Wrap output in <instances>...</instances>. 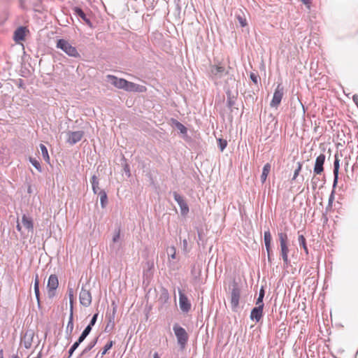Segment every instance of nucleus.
<instances>
[{
  "label": "nucleus",
  "mask_w": 358,
  "mask_h": 358,
  "mask_svg": "<svg viewBox=\"0 0 358 358\" xmlns=\"http://www.w3.org/2000/svg\"><path fill=\"white\" fill-rule=\"evenodd\" d=\"M229 73L228 70L224 67L220 62H217L214 64H210L208 70V77L215 83L223 78L224 76Z\"/></svg>",
  "instance_id": "f257e3e1"
},
{
  "label": "nucleus",
  "mask_w": 358,
  "mask_h": 358,
  "mask_svg": "<svg viewBox=\"0 0 358 358\" xmlns=\"http://www.w3.org/2000/svg\"><path fill=\"white\" fill-rule=\"evenodd\" d=\"M107 78L108 82L119 89H123L127 91L136 90V88L137 85L135 83L129 82L124 78H118L117 77L113 75L107 76Z\"/></svg>",
  "instance_id": "f03ea898"
},
{
  "label": "nucleus",
  "mask_w": 358,
  "mask_h": 358,
  "mask_svg": "<svg viewBox=\"0 0 358 358\" xmlns=\"http://www.w3.org/2000/svg\"><path fill=\"white\" fill-rule=\"evenodd\" d=\"M278 236L280 241V256L283 260L284 264L287 266L289 263L288 259V254L289 252L288 247V236L285 232H278Z\"/></svg>",
  "instance_id": "7ed1b4c3"
},
{
  "label": "nucleus",
  "mask_w": 358,
  "mask_h": 358,
  "mask_svg": "<svg viewBox=\"0 0 358 358\" xmlns=\"http://www.w3.org/2000/svg\"><path fill=\"white\" fill-rule=\"evenodd\" d=\"M56 47L58 49L62 50L69 57L75 58L80 57V55L77 50L76 48L71 45V44L68 41L64 38H60L57 40Z\"/></svg>",
  "instance_id": "20e7f679"
},
{
  "label": "nucleus",
  "mask_w": 358,
  "mask_h": 358,
  "mask_svg": "<svg viewBox=\"0 0 358 358\" xmlns=\"http://www.w3.org/2000/svg\"><path fill=\"white\" fill-rule=\"evenodd\" d=\"M173 330L177 338V342L181 350L185 348L188 342L189 335L186 330L178 323L173 324Z\"/></svg>",
  "instance_id": "39448f33"
},
{
  "label": "nucleus",
  "mask_w": 358,
  "mask_h": 358,
  "mask_svg": "<svg viewBox=\"0 0 358 358\" xmlns=\"http://www.w3.org/2000/svg\"><path fill=\"white\" fill-rule=\"evenodd\" d=\"M229 288L231 289V307L234 311H236L239 305L241 289L235 280L232 282Z\"/></svg>",
  "instance_id": "423d86ee"
},
{
  "label": "nucleus",
  "mask_w": 358,
  "mask_h": 358,
  "mask_svg": "<svg viewBox=\"0 0 358 358\" xmlns=\"http://www.w3.org/2000/svg\"><path fill=\"white\" fill-rule=\"evenodd\" d=\"M59 286L58 278L55 274L49 276L47 285L48 295L49 298H53L56 294V289Z\"/></svg>",
  "instance_id": "0eeeda50"
},
{
  "label": "nucleus",
  "mask_w": 358,
  "mask_h": 358,
  "mask_svg": "<svg viewBox=\"0 0 358 358\" xmlns=\"http://www.w3.org/2000/svg\"><path fill=\"white\" fill-rule=\"evenodd\" d=\"M284 95V87L281 83H279L273 93V99L270 103V106L272 108H277L282 101Z\"/></svg>",
  "instance_id": "6e6552de"
},
{
  "label": "nucleus",
  "mask_w": 358,
  "mask_h": 358,
  "mask_svg": "<svg viewBox=\"0 0 358 358\" xmlns=\"http://www.w3.org/2000/svg\"><path fill=\"white\" fill-rule=\"evenodd\" d=\"M80 303L85 306L88 307L92 303V295L90 289L86 288V285H83L81 288L79 294Z\"/></svg>",
  "instance_id": "1a4fd4ad"
},
{
  "label": "nucleus",
  "mask_w": 358,
  "mask_h": 358,
  "mask_svg": "<svg viewBox=\"0 0 358 358\" xmlns=\"http://www.w3.org/2000/svg\"><path fill=\"white\" fill-rule=\"evenodd\" d=\"M173 196L175 201L178 203L180 208L181 215L185 216L189 213V206L183 197L180 195L177 192H173Z\"/></svg>",
  "instance_id": "9d476101"
},
{
  "label": "nucleus",
  "mask_w": 358,
  "mask_h": 358,
  "mask_svg": "<svg viewBox=\"0 0 358 358\" xmlns=\"http://www.w3.org/2000/svg\"><path fill=\"white\" fill-rule=\"evenodd\" d=\"M179 306L182 312L187 313L191 310V303L182 290H179Z\"/></svg>",
  "instance_id": "9b49d317"
},
{
  "label": "nucleus",
  "mask_w": 358,
  "mask_h": 358,
  "mask_svg": "<svg viewBox=\"0 0 358 358\" xmlns=\"http://www.w3.org/2000/svg\"><path fill=\"white\" fill-rule=\"evenodd\" d=\"M83 131H69L67 133L66 143L73 145L82 140L84 136Z\"/></svg>",
  "instance_id": "f8f14e48"
},
{
  "label": "nucleus",
  "mask_w": 358,
  "mask_h": 358,
  "mask_svg": "<svg viewBox=\"0 0 358 358\" xmlns=\"http://www.w3.org/2000/svg\"><path fill=\"white\" fill-rule=\"evenodd\" d=\"M325 158L326 157L324 154H320L317 157L313 168V171L315 174L320 175L324 171Z\"/></svg>",
  "instance_id": "ddd939ff"
},
{
  "label": "nucleus",
  "mask_w": 358,
  "mask_h": 358,
  "mask_svg": "<svg viewBox=\"0 0 358 358\" xmlns=\"http://www.w3.org/2000/svg\"><path fill=\"white\" fill-rule=\"evenodd\" d=\"M264 307L262 306H257L254 307L250 313V318L255 322H259L263 317Z\"/></svg>",
  "instance_id": "4468645a"
},
{
  "label": "nucleus",
  "mask_w": 358,
  "mask_h": 358,
  "mask_svg": "<svg viewBox=\"0 0 358 358\" xmlns=\"http://www.w3.org/2000/svg\"><path fill=\"white\" fill-rule=\"evenodd\" d=\"M73 14L81 18L90 27H92V22L88 15L80 7H75L73 8Z\"/></svg>",
  "instance_id": "2eb2a0df"
},
{
  "label": "nucleus",
  "mask_w": 358,
  "mask_h": 358,
  "mask_svg": "<svg viewBox=\"0 0 358 358\" xmlns=\"http://www.w3.org/2000/svg\"><path fill=\"white\" fill-rule=\"evenodd\" d=\"M115 308H113L112 313H106V317L108 320V324L105 328L106 331H110L113 329L115 326Z\"/></svg>",
  "instance_id": "dca6fc26"
},
{
  "label": "nucleus",
  "mask_w": 358,
  "mask_h": 358,
  "mask_svg": "<svg viewBox=\"0 0 358 358\" xmlns=\"http://www.w3.org/2000/svg\"><path fill=\"white\" fill-rule=\"evenodd\" d=\"M226 94L227 96V105L228 108L231 110V112H234L235 110H238V108L235 107L236 97L232 94L230 90H227Z\"/></svg>",
  "instance_id": "f3484780"
},
{
  "label": "nucleus",
  "mask_w": 358,
  "mask_h": 358,
  "mask_svg": "<svg viewBox=\"0 0 358 358\" xmlns=\"http://www.w3.org/2000/svg\"><path fill=\"white\" fill-rule=\"evenodd\" d=\"M340 160L338 157L337 155H335V160L334 162V182H333V187L335 188L338 180V171H339V167H340Z\"/></svg>",
  "instance_id": "a211bd4d"
},
{
  "label": "nucleus",
  "mask_w": 358,
  "mask_h": 358,
  "mask_svg": "<svg viewBox=\"0 0 358 358\" xmlns=\"http://www.w3.org/2000/svg\"><path fill=\"white\" fill-rule=\"evenodd\" d=\"M271 234L270 232V230L268 229L267 231H265L264 233V241L265 243L266 250L267 252V254H269L272 252L271 250Z\"/></svg>",
  "instance_id": "6ab92c4d"
},
{
  "label": "nucleus",
  "mask_w": 358,
  "mask_h": 358,
  "mask_svg": "<svg viewBox=\"0 0 358 358\" xmlns=\"http://www.w3.org/2000/svg\"><path fill=\"white\" fill-rule=\"evenodd\" d=\"M26 28L18 27L14 32V40L15 41H24L25 38Z\"/></svg>",
  "instance_id": "aec40b11"
},
{
  "label": "nucleus",
  "mask_w": 358,
  "mask_h": 358,
  "mask_svg": "<svg viewBox=\"0 0 358 358\" xmlns=\"http://www.w3.org/2000/svg\"><path fill=\"white\" fill-rule=\"evenodd\" d=\"M34 334L32 332H27L22 340V343L26 349L31 348L33 341Z\"/></svg>",
  "instance_id": "412c9836"
},
{
  "label": "nucleus",
  "mask_w": 358,
  "mask_h": 358,
  "mask_svg": "<svg viewBox=\"0 0 358 358\" xmlns=\"http://www.w3.org/2000/svg\"><path fill=\"white\" fill-rule=\"evenodd\" d=\"M22 223L28 231H33L34 224L31 217H29L26 215H23L22 217Z\"/></svg>",
  "instance_id": "4be33fe9"
},
{
  "label": "nucleus",
  "mask_w": 358,
  "mask_h": 358,
  "mask_svg": "<svg viewBox=\"0 0 358 358\" xmlns=\"http://www.w3.org/2000/svg\"><path fill=\"white\" fill-rule=\"evenodd\" d=\"M74 327L73 324V312L70 311V315L69 318V322L67 323L66 327V335L70 337L71 336V334L73 332Z\"/></svg>",
  "instance_id": "5701e85b"
},
{
  "label": "nucleus",
  "mask_w": 358,
  "mask_h": 358,
  "mask_svg": "<svg viewBox=\"0 0 358 358\" xmlns=\"http://www.w3.org/2000/svg\"><path fill=\"white\" fill-rule=\"evenodd\" d=\"M91 184H92V188L94 194H96L99 192L100 188H99V182L97 176L96 175H93L90 180Z\"/></svg>",
  "instance_id": "b1692460"
},
{
  "label": "nucleus",
  "mask_w": 358,
  "mask_h": 358,
  "mask_svg": "<svg viewBox=\"0 0 358 358\" xmlns=\"http://www.w3.org/2000/svg\"><path fill=\"white\" fill-rule=\"evenodd\" d=\"M34 287V293H35L36 298V300L38 302V305L40 306L41 301H40L39 279H38V275L37 273L35 275Z\"/></svg>",
  "instance_id": "393cba45"
},
{
  "label": "nucleus",
  "mask_w": 358,
  "mask_h": 358,
  "mask_svg": "<svg viewBox=\"0 0 358 358\" xmlns=\"http://www.w3.org/2000/svg\"><path fill=\"white\" fill-rule=\"evenodd\" d=\"M34 287V293H35L36 298V300L38 302V305L40 306L41 301H40L39 279H38V275L37 273L35 275Z\"/></svg>",
  "instance_id": "a878e982"
},
{
  "label": "nucleus",
  "mask_w": 358,
  "mask_h": 358,
  "mask_svg": "<svg viewBox=\"0 0 358 358\" xmlns=\"http://www.w3.org/2000/svg\"><path fill=\"white\" fill-rule=\"evenodd\" d=\"M271 168V166L269 163H266V164H264L261 175V181L262 183H264L265 181L266 180L267 176L270 173Z\"/></svg>",
  "instance_id": "bb28decb"
},
{
  "label": "nucleus",
  "mask_w": 358,
  "mask_h": 358,
  "mask_svg": "<svg viewBox=\"0 0 358 358\" xmlns=\"http://www.w3.org/2000/svg\"><path fill=\"white\" fill-rule=\"evenodd\" d=\"M98 341V338H96L91 341L88 345L85 348V349L82 351V352L80 355V357L85 356L88 352H90L96 344Z\"/></svg>",
  "instance_id": "cd10ccee"
},
{
  "label": "nucleus",
  "mask_w": 358,
  "mask_h": 358,
  "mask_svg": "<svg viewBox=\"0 0 358 358\" xmlns=\"http://www.w3.org/2000/svg\"><path fill=\"white\" fill-rule=\"evenodd\" d=\"M100 196V203L102 208H104L108 203V196L105 190H100L97 194Z\"/></svg>",
  "instance_id": "c85d7f7f"
},
{
  "label": "nucleus",
  "mask_w": 358,
  "mask_h": 358,
  "mask_svg": "<svg viewBox=\"0 0 358 358\" xmlns=\"http://www.w3.org/2000/svg\"><path fill=\"white\" fill-rule=\"evenodd\" d=\"M298 242L301 248H302L306 255L308 254V249L306 244V238L303 234H299L298 236Z\"/></svg>",
  "instance_id": "c756f323"
},
{
  "label": "nucleus",
  "mask_w": 358,
  "mask_h": 358,
  "mask_svg": "<svg viewBox=\"0 0 358 358\" xmlns=\"http://www.w3.org/2000/svg\"><path fill=\"white\" fill-rule=\"evenodd\" d=\"M92 331V328L87 326L85 329L83 330L80 336H79L77 341L79 343H81L84 341V340L86 338V337L90 334V331Z\"/></svg>",
  "instance_id": "7c9ffc66"
},
{
  "label": "nucleus",
  "mask_w": 358,
  "mask_h": 358,
  "mask_svg": "<svg viewBox=\"0 0 358 358\" xmlns=\"http://www.w3.org/2000/svg\"><path fill=\"white\" fill-rule=\"evenodd\" d=\"M67 292L69 297L70 311L73 312V289L70 287L69 284L68 285Z\"/></svg>",
  "instance_id": "2f4dec72"
},
{
  "label": "nucleus",
  "mask_w": 358,
  "mask_h": 358,
  "mask_svg": "<svg viewBox=\"0 0 358 358\" xmlns=\"http://www.w3.org/2000/svg\"><path fill=\"white\" fill-rule=\"evenodd\" d=\"M120 239V229H118L115 231L113 237V244L110 245V250H113L115 248V244L119 242Z\"/></svg>",
  "instance_id": "473e14b6"
},
{
  "label": "nucleus",
  "mask_w": 358,
  "mask_h": 358,
  "mask_svg": "<svg viewBox=\"0 0 358 358\" xmlns=\"http://www.w3.org/2000/svg\"><path fill=\"white\" fill-rule=\"evenodd\" d=\"M39 146H40V149H41V154H42L43 159L45 162L49 163V162H50V157H49V155H48V152L47 148L45 147V145H43L42 143H41Z\"/></svg>",
  "instance_id": "72a5a7b5"
},
{
  "label": "nucleus",
  "mask_w": 358,
  "mask_h": 358,
  "mask_svg": "<svg viewBox=\"0 0 358 358\" xmlns=\"http://www.w3.org/2000/svg\"><path fill=\"white\" fill-rule=\"evenodd\" d=\"M166 252L169 257V259H176V248L174 246L169 247L166 249Z\"/></svg>",
  "instance_id": "f704fd0d"
},
{
  "label": "nucleus",
  "mask_w": 358,
  "mask_h": 358,
  "mask_svg": "<svg viewBox=\"0 0 358 358\" xmlns=\"http://www.w3.org/2000/svg\"><path fill=\"white\" fill-rule=\"evenodd\" d=\"M264 295H265V291L263 287H262L259 290V296L256 301V305L257 306H264V302H263V299H264Z\"/></svg>",
  "instance_id": "c9c22d12"
},
{
  "label": "nucleus",
  "mask_w": 358,
  "mask_h": 358,
  "mask_svg": "<svg viewBox=\"0 0 358 358\" xmlns=\"http://www.w3.org/2000/svg\"><path fill=\"white\" fill-rule=\"evenodd\" d=\"M80 345V343H79L77 341L71 345V347L70 348V349L68 351V355H64V358H70L73 352H75V350L79 347V345Z\"/></svg>",
  "instance_id": "e433bc0d"
},
{
  "label": "nucleus",
  "mask_w": 358,
  "mask_h": 358,
  "mask_svg": "<svg viewBox=\"0 0 358 358\" xmlns=\"http://www.w3.org/2000/svg\"><path fill=\"white\" fill-rule=\"evenodd\" d=\"M113 341H108L106 345L105 346L103 347V349L102 351H100L99 352L98 355H99V354L101 355V357H103L104 355H106L107 353V352L113 347Z\"/></svg>",
  "instance_id": "4c0bfd02"
},
{
  "label": "nucleus",
  "mask_w": 358,
  "mask_h": 358,
  "mask_svg": "<svg viewBox=\"0 0 358 358\" xmlns=\"http://www.w3.org/2000/svg\"><path fill=\"white\" fill-rule=\"evenodd\" d=\"M29 162L30 163L39 171V172H42V168H41V164L40 162L36 159L35 158H33V157H29Z\"/></svg>",
  "instance_id": "58836bf2"
},
{
  "label": "nucleus",
  "mask_w": 358,
  "mask_h": 358,
  "mask_svg": "<svg viewBox=\"0 0 358 358\" xmlns=\"http://www.w3.org/2000/svg\"><path fill=\"white\" fill-rule=\"evenodd\" d=\"M236 17L242 27H244L248 24L247 20H246L245 17H244V15H242L240 13L239 14L236 13Z\"/></svg>",
  "instance_id": "ea45409f"
},
{
  "label": "nucleus",
  "mask_w": 358,
  "mask_h": 358,
  "mask_svg": "<svg viewBox=\"0 0 358 358\" xmlns=\"http://www.w3.org/2000/svg\"><path fill=\"white\" fill-rule=\"evenodd\" d=\"M176 127L180 131L181 134H185L187 132V128L180 122L176 120Z\"/></svg>",
  "instance_id": "a19ab883"
},
{
  "label": "nucleus",
  "mask_w": 358,
  "mask_h": 358,
  "mask_svg": "<svg viewBox=\"0 0 358 358\" xmlns=\"http://www.w3.org/2000/svg\"><path fill=\"white\" fill-rule=\"evenodd\" d=\"M217 145H218V148H220V151H223L227 145V141L224 139H222V138H218L217 139Z\"/></svg>",
  "instance_id": "79ce46f5"
},
{
  "label": "nucleus",
  "mask_w": 358,
  "mask_h": 358,
  "mask_svg": "<svg viewBox=\"0 0 358 358\" xmlns=\"http://www.w3.org/2000/svg\"><path fill=\"white\" fill-rule=\"evenodd\" d=\"M301 168H302V164L301 162H298L297 163V168L294 170V176H293V178H292L293 180L296 179V178L299 175V173H300V171L301 170Z\"/></svg>",
  "instance_id": "37998d69"
},
{
  "label": "nucleus",
  "mask_w": 358,
  "mask_h": 358,
  "mask_svg": "<svg viewBox=\"0 0 358 358\" xmlns=\"http://www.w3.org/2000/svg\"><path fill=\"white\" fill-rule=\"evenodd\" d=\"M98 315H99L98 313H95L92 316V318L91 319L90 324L87 325L88 327H90L92 329V327L95 324V323L97 320Z\"/></svg>",
  "instance_id": "c03bdc74"
},
{
  "label": "nucleus",
  "mask_w": 358,
  "mask_h": 358,
  "mask_svg": "<svg viewBox=\"0 0 358 358\" xmlns=\"http://www.w3.org/2000/svg\"><path fill=\"white\" fill-rule=\"evenodd\" d=\"M258 75H257L256 73H250V78L251 79V80L255 84V85H257L258 83Z\"/></svg>",
  "instance_id": "a18cd8bd"
},
{
  "label": "nucleus",
  "mask_w": 358,
  "mask_h": 358,
  "mask_svg": "<svg viewBox=\"0 0 358 358\" xmlns=\"http://www.w3.org/2000/svg\"><path fill=\"white\" fill-rule=\"evenodd\" d=\"M182 251L184 253H187L189 252V250L188 249V242L187 239H184L182 241Z\"/></svg>",
  "instance_id": "49530a36"
},
{
  "label": "nucleus",
  "mask_w": 358,
  "mask_h": 358,
  "mask_svg": "<svg viewBox=\"0 0 358 358\" xmlns=\"http://www.w3.org/2000/svg\"><path fill=\"white\" fill-rule=\"evenodd\" d=\"M124 171L128 176H130V169L128 164H125L124 166Z\"/></svg>",
  "instance_id": "de8ad7c7"
},
{
  "label": "nucleus",
  "mask_w": 358,
  "mask_h": 358,
  "mask_svg": "<svg viewBox=\"0 0 358 358\" xmlns=\"http://www.w3.org/2000/svg\"><path fill=\"white\" fill-rule=\"evenodd\" d=\"M334 199V191H332V192L330 194L329 198V206H331Z\"/></svg>",
  "instance_id": "09e8293b"
},
{
  "label": "nucleus",
  "mask_w": 358,
  "mask_h": 358,
  "mask_svg": "<svg viewBox=\"0 0 358 358\" xmlns=\"http://www.w3.org/2000/svg\"><path fill=\"white\" fill-rule=\"evenodd\" d=\"M305 5L310 6V4L311 3L310 0H301Z\"/></svg>",
  "instance_id": "8fccbe9b"
},
{
  "label": "nucleus",
  "mask_w": 358,
  "mask_h": 358,
  "mask_svg": "<svg viewBox=\"0 0 358 358\" xmlns=\"http://www.w3.org/2000/svg\"><path fill=\"white\" fill-rule=\"evenodd\" d=\"M314 180H315V177H313V179H312V184H313V189L316 188V186H317L316 181H314Z\"/></svg>",
  "instance_id": "3c124183"
},
{
  "label": "nucleus",
  "mask_w": 358,
  "mask_h": 358,
  "mask_svg": "<svg viewBox=\"0 0 358 358\" xmlns=\"http://www.w3.org/2000/svg\"><path fill=\"white\" fill-rule=\"evenodd\" d=\"M16 228H17V231H21L22 227L20 226V224L19 223L17 224Z\"/></svg>",
  "instance_id": "603ef678"
},
{
  "label": "nucleus",
  "mask_w": 358,
  "mask_h": 358,
  "mask_svg": "<svg viewBox=\"0 0 358 358\" xmlns=\"http://www.w3.org/2000/svg\"><path fill=\"white\" fill-rule=\"evenodd\" d=\"M271 253H272V252H270L269 254H268V262H271V261H272V259L271 257Z\"/></svg>",
  "instance_id": "864d4df0"
},
{
  "label": "nucleus",
  "mask_w": 358,
  "mask_h": 358,
  "mask_svg": "<svg viewBox=\"0 0 358 358\" xmlns=\"http://www.w3.org/2000/svg\"><path fill=\"white\" fill-rule=\"evenodd\" d=\"M153 358H160L158 353L157 352H155L153 355Z\"/></svg>",
  "instance_id": "5fc2aeb1"
},
{
  "label": "nucleus",
  "mask_w": 358,
  "mask_h": 358,
  "mask_svg": "<svg viewBox=\"0 0 358 358\" xmlns=\"http://www.w3.org/2000/svg\"><path fill=\"white\" fill-rule=\"evenodd\" d=\"M0 358H3V350H0Z\"/></svg>",
  "instance_id": "6e6d98bb"
},
{
  "label": "nucleus",
  "mask_w": 358,
  "mask_h": 358,
  "mask_svg": "<svg viewBox=\"0 0 358 358\" xmlns=\"http://www.w3.org/2000/svg\"><path fill=\"white\" fill-rule=\"evenodd\" d=\"M13 358H18L17 355H15L13 357Z\"/></svg>",
  "instance_id": "4d7b16f0"
},
{
  "label": "nucleus",
  "mask_w": 358,
  "mask_h": 358,
  "mask_svg": "<svg viewBox=\"0 0 358 358\" xmlns=\"http://www.w3.org/2000/svg\"><path fill=\"white\" fill-rule=\"evenodd\" d=\"M199 239H201V234L199 232Z\"/></svg>",
  "instance_id": "13d9d810"
}]
</instances>
